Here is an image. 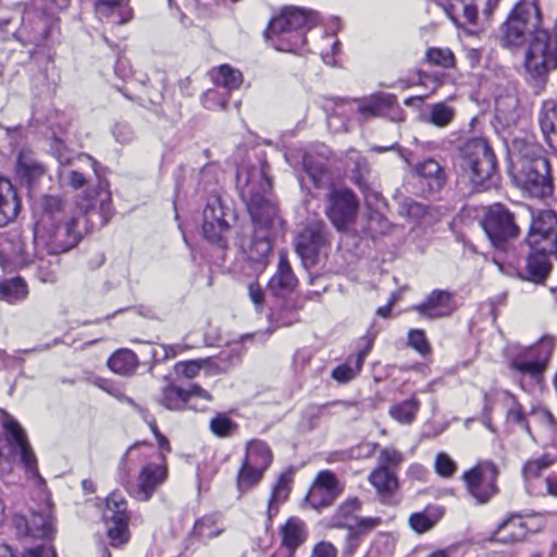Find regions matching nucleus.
I'll return each instance as SVG.
<instances>
[{
    "label": "nucleus",
    "mask_w": 557,
    "mask_h": 557,
    "mask_svg": "<svg viewBox=\"0 0 557 557\" xmlns=\"http://www.w3.org/2000/svg\"><path fill=\"white\" fill-rule=\"evenodd\" d=\"M500 40L505 47H520L529 40L525 69L540 77L557 69V26L553 33L542 28L537 0H520L502 26Z\"/></svg>",
    "instance_id": "f257e3e1"
},
{
    "label": "nucleus",
    "mask_w": 557,
    "mask_h": 557,
    "mask_svg": "<svg viewBox=\"0 0 557 557\" xmlns=\"http://www.w3.org/2000/svg\"><path fill=\"white\" fill-rule=\"evenodd\" d=\"M500 40L505 47H520L529 40L525 69L540 77L557 69V26L553 33L542 28L537 0H520L502 26Z\"/></svg>",
    "instance_id": "f03ea898"
},
{
    "label": "nucleus",
    "mask_w": 557,
    "mask_h": 557,
    "mask_svg": "<svg viewBox=\"0 0 557 557\" xmlns=\"http://www.w3.org/2000/svg\"><path fill=\"white\" fill-rule=\"evenodd\" d=\"M236 178L240 196L247 202L255 223L253 234L247 242L242 243L240 247L247 260L255 264V270L261 272L269 262V227L275 215V208L269 199L271 181L265 164L242 166L237 170Z\"/></svg>",
    "instance_id": "7ed1b4c3"
},
{
    "label": "nucleus",
    "mask_w": 557,
    "mask_h": 557,
    "mask_svg": "<svg viewBox=\"0 0 557 557\" xmlns=\"http://www.w3.org/2000/svg\"><path fill=\"white\" fill-rule=\"evenodd\" d=\"M511 158L517 185L534 197L552 195L550 164L541 145L530 139H515Z\"/></svg>",
    "instance_id": "20e7f679"
},
{
    "label": "nucleus",
    "mask_w": 557,
    "mask_h": 557,
    "mask_svg": "<svg viewBox=\"0 0 557 557\" xmlns=\"http://www.w3.org/2000/svg\"><path fill=\"white\" fill-rule=\"evenodd\" d=\"M525 242L530 249L528 273L532 281H543L552 270V258L557 255V214L552 210L533 212Z\"/></svg>",
    "instance_id": "39448f33"
},
{
    "label": "nucleus",
    "mask_w": 557,
    "mask_h": 557,
    "mask_svg": "<svg viewBox=\"0 0 557 557\" xmlns=\"http://www.w3.org/2000/svg\"><path fill=\"white\" fill-rule=\"evenodd\" d=\"M457 166L469 180L474 191H486L498 183L497 159L485 138L476 137L465 141L458 150Z\"/></svg>",
    "instance_id": "423d86ee"
},
{
    "label": "nucleus",
    "mask_w": 557,
    "mask_h": 557,
    "mask_svg": "<svg viewBox=\"0 0 557 557\" xmlns=\"http://www.w3.org/2000/svg\"><path fill=\"white\" fill-rule=\"evenodd\" d=\"M315 25L312 12L290 7L271 20L264 36L276 50L295 52L305 45L306 33Z\"/></svg>",
    "instance_id": "0eeeda50"
},
{
    "label": "nucleus",
    "mask_w": 557,
    "mask_h": 557,
    "mask_svg": "<svg viewBox=\"0 0 557 557\" xmlns=\"http://www.w3.org/2000/svg\"><path fill=\"white\" fill-rule=\"evenodd\" d=\"M77 224V218H70L42 230V232L34 231V257L44 261L47 256L55 257L74 248L83 236Z\"/></svg>",
    "instance_id": "6e6552de"
},
{
    "label": "nucleus",
    "mask_w": 557,
    "mask_h": 557,
    "mask_svg": "<svg viewBox=\"0 0 557 557\" xmlns=\"http://www.w3.org/2000/svg\"><path fill=\"white\" fill-rule=\"evenodd\" d=\"M499 473L496 463L487 459L478 461L472 468L463 472L461 480L475 504H487L499 493L497 485Z\"/></svg>",
    "instance_id": "1a4fd4ad"
},
{
    "label": "nucleus",
    "mask_w": 557,
    "mask_h": 557,
    "mask_svg": "<svg viewBox=\"0 0 557 557\" xmlns=\"http://www.w3.org/2000/svg\"><path fill=\"white\" fill-rule=\"evenodd\" d=\"M77 208L85 218L86 231L104 226L113 214L108 183L99 181L96 187L88 188L79 197Z\"/></svg>",
    "instance_id": "9d476101"
},
{
    "label": "nucleus",
    "mask_w": 557,
    "mask_h": 557,
    "mask_svg": "<svg viewBox=\"0 0 557 557\" xmlns=\"http://www.w3.org/2000/svg\"><path fill=\"white\" fill-rule=\"evenodd\" d=\"M358 208L357 196L346 187H331L325 196V215L339 232L355 223Z\"/></svg>",
    "instance_id": "9b49d317"
},
{
    "label": "nucleus",
    "mask_w": 557,
    "mask_h": 557,
    "mask_svg": "<svg viewBox=\"0 0 557 557\" xmlns=\"http://www.w3.org/2000/svg\"><path fill=\"white\" fill-rule=\"evenodd\" d=\"M330 246L326 224L322 220L309 222L297 235L295 248L306 269L319 262L321 252Z\"/></svg>",
    "instance_id": "f8f14e48"
},
{
    "label": "nucleus",
    "mask_w": 557,
    "mask_h": 557,
    "mask_svg": "<svg viewBox=\"0 0 557 557\" xmlns=\"http://www.w3.org/2000/svg\"><path fill=\"white\" fill-rule=\"evenodd\" d=\"M482 226L493 246L503 249L508 240L519 236L515 215L503 205L495 203L485 211Z\"/></svg>",
    "instance_id": "ddd939ff"
},
{
    "label": "nucleus",
    "mask_w": 557,
    "mask_h": 557,
    "mask_svg": "<svg viewBox=\"0 0 557 557\" xmlns=\"http://www.w3.org/2000/svg\"><path fill=\"white\" fill-rule=\"evenodd\" d=\"M3 416L2 426L7 441L18 450L21 462L25 470L34 478L41 480L38 471L37 457L28 442L27 435L21 424L8 412L1 410Z\"/></svg>",
    "instance_id": "4468645a"
},
{
    "label": "nucleus",
    "mask_w": 557,
    "mask_h": 557,
    "mask_svg": "<svg viewBox=\"0 0 557 557\" xmlns=\"http://www.w3.org/2000/svg\"><path fill=\"white\" fill-rule=\"evenodd\" d=\"M66 202L60 196L44 195L34 202L33 210L36 218L34 231L46 230L55 223L69 220Z\"/></svg>",
    "instance_id": "2eb2a0df"
},
{
    "label": "nucleus",
    "mask_w": 557,
    "mask_h": 557,
    "mask_svg": "<svg viewBox=\"0 0 557 557\" xmlns=\"http://www.w3.org/2000/svg\"><path fill=\"white\" fill-rule=\"evenodd\" d=\"M228 223L224 219V209L216 196L209 198L203 209V236L211 243L225 247V234L228 231Z\"/></svg>",
    "instance_id": "dca6fc26"
},
{
    "label": "nucleus",
    "mask_w": 557,
    "mask_h": 557,
    "mask_svg": "<svg viewBox=\"0 0 557 557\" xmlns=\"http://www.w3.org/2000/svg\"><path fill=\"white\" fill-rule=\"evenodd\" d=\"M457 308L455 293L446 289H434L421 304L416 305L413 310L425 319L436 320L451 315Z\"/></svg>",
    "instance_id": "f3484780"
},
{
    "label": "nucleus",
    "mask_w": 557,
    "mask_h": 557,
    "mask_svg": "<svg viewBox=\"0 0 557 557\" xmlns=\"http://www.w3.org/2000/svg\"><path fill=\"white\" fill-rule=\"evenodd\" d=\"M49 34L48 18L44 15L26 10L22 17V24L13 33L14 37L24 46H41Z\"/></svg>",
    "instance_id": "a211bd4d"
},
{
    "label": "nucleus",
    "mask_w": 557,
    "mask_h": 557,
    "mask_svg": "<svg viewBox=\"0 0 557 557\" xmlns=\"http://www.w3.org/2000/svg\"><path fill=\"white\" fill-rule=\"evenodd\" d=\"M413 175L418 178L423 194L440 193L447 183L444 168L433 158H426L413 166Z\"/></svg>",
    "instance_id": "6ab92c4d"
},
{
    "label": "nucleus",
    "mask_w": 557,
    "mask_h": 557,
    "mask_svg": "<svg viewBox=\"0 0 557 557\" xmlns=\"http://www.w3.org/2000/svg\"><path fill=\"white\" fill-rule=\"evenodd\" d=\"M162 463H148L139 472L137 485L131 491V494L140 502L150 499L154 491L161 485L166 476L168 469L164 465V456L161 454Z\"/></svg>",
    "instance_id": "aec40b11"
},
{
    "label": "nucleus",
    "mask_w": 557,
    "mask_h": 557,
    "mask_svg": "<svg viewBox=\"0 0 557 557\" xmlns=\"http://www.w3.org/2000/svg\"><path fill=\"white\" fill-rule=\"evenodd\" d=\"M375 338L376 332L368 331L362 338L366 341L364 348L361 349L354 360L349 361V363H343L334 368L332 371V377L339 383H347L355 379L360 373L364 360L373 347Z\"/></svg>",
    "instance_id": "412c9836"
},
{
    "label": "nucleus",
    "mask_w": 557,
    "mask_h": 557,
    "mask_svg": "<svg viewBox=\"0 0 557 557\" xmlns=\"http://www.w3.org/2000/svg\"><path fill=\"white\" fill-rule=\"evenodd\" d=\"M442 7L458 27H466L471 34L476 16V0H444Z\"/></svg>",
    "instance_id": "4be33fe9"
},
{
    "label": "nucleus",
    "mask_w": 557,
    "mask_h": 557,
    "mask_svg": "<svg viewBox=\"0 0 557 557\" xmlns=\"http://www.w3.org/2000/svg\"><path fill=\"white\" fill-rule=\"evenodd\" d=\"M27 530L34 537H51L55 533V518L52 505L48 499L38 509L32 510Z\"/></svg>",
    "instance_id": "5701e85b"
},
{
    "label": "nucleus",
    "mask_w": 557,
    "mask_h": 557,
    "mask_svg": "<svg viewBox=\"0 0 557 557\" xmlns=\"http://www.w3.org/2000/svg\"><path fill=\"white\" fill-rule=\"evenodd\" d=\"M298 280L289 264L285 251L280 252V260L275 274L269 281L268 287L275 296H285L297 286Z\"/></svg>",
    "instance_id": "b1692460"
},
{
    "label": "nucleus",
    "mask_w": 557,
    "mask_h": 557,
    "mask_svg": "<svg viewBox=\"0 0 557 557\" xmlns=\"http://www.w3.org/2000/svg\"><path fill=\"white\" fill-rule=\"evenodd\" d=\"M95 12L100 21L121 25L132 18L128 0H96Z\"/></svg>",
    "instance_id": "393cba45"
},
{
    "label": "nucleus",
    "mask_w": 557,
    "mask_h": 557,
    "mask_svg": "<svg viewBox=\"0 0 557 557\" xmlns=\"http://www.w3.org/2000/svg\"><path fill=\"white\" fill-rule=\"evenodd\" d=\"M280 534L282 537V548L294 554L308 539L307 525L297 517H290L280 528Z\"/></svg>",
    "instance_id": "a878e982"
},
{
    "label": "nucleus",
    "mask_w": 557,
    "mask_h": 557,
    "mask_svg": "<svg viewBox=\"0 0 557 557\" xmlns=\"http://www.w3.org/2000/svg\"><path fill=\"white\" fill-rule=\"evenodd\" d=\"M528 528L520 515H511L499 523L493 533V540L503 544H513L524 540Z\"/></svg>",
    "instance_id": "bb28decb"
},
{
    "label": "nucleus",
    "mask_w": 557,
    "mask_h": 557,
    "mask_svg": "<svg viewBox=\"0 0 557 557\" xmlns=\"http://www.w3.org/2000/svg\"><path fill=\"white\" fill-rule=\"evenodd\" d=\"M539 123L545 141L557 152V101L548 99L542 103Z\"/></svg>",
    "instance_id": "cd10ccee"
},
{
    "label": "nucleus",
    "mask_w": 557,
    "mask_h": 557,
    "mask_svg": "<svg viewBox=\"0 0 557 557\" xmlns=\"http://www.w3.org/2000/svg\"><path fill=\"white\" fill-rule=\"evenodd\" d=\"M20 210V200L12 183L0 176V227L16 218Z\"/></svg>",
    "instance_id": "c85d7f7f"
},
{
    "label": "nucleus",
    "mask_w": 557,
    "mask_h": 557,
    "mask_svg": "<svg viewBox=\"0 0 557 557\" xmlns=\"http://www.w3.org/2000/svg\"><path fill=\"white\" fill-rule=\"evenodd\" d=\"M293 482V471L287 470L278 476L276 483L272 487L271 496L268 502V521L271 522L272 519L278 513L280 507L284 504L292 490Z\"/></svg>",
    "instance_id": "c756f323"
},
{
    "label": "nucleus",
    "mask_w": 557,
    "mask_h": 557,
    "mask_svg": "<svg viewBox=\"0 0 557 557\" xmlns=\"http://www.w3.org/2000/svg\"><path fill=\"white\" fill-rule=\"evenodd\" d=\"M396 102L397 98L392 94H376L362 100L357 110L363 119L381 116L387 109L393 108Z\"/></svg>",
    "instance_id": "7c9ffc66"
},
{
    "label": "nucleus",
    "mask_w": 557,
    "mask_h": 557,
    "mask_svg": "<svg viewBox=\"0 0 557 557\" xmlns=\"http://www.w3.org/2000/svg\"><path fill=\"white\" fill-rule=\"evenodd\" d=\"M304 171L317 188L334 187L332 183V174L325 162L315 159L310 154H305L302 160Z\"/></svg>",
    "instance_id": "2f4dec72"
},
{
    "label": "nucleus",
    "mask_w": 557,
    "mask_h": 557,
    "mask_svg": "<svg viewBox=\"0 0 557 557\" xmlns=\"http://www.w3.org/2000/svg\"><path fill=\"white\" fill-rule=\"evenodd\" d=\"M244 461L265 472L273 461V454L264 441L251 440L246 445Z\"/></svg>",
    "instance_id": "473e14b6"
},
{
    "label": "nucleus",
    "mask_w": 557,
    "mask_h": 557,
    "mask_svg": "<svg viewBox=\"0 0 557 557\" xmlns=\"http://www.w3.org/2000/svg\"><path fill=\"white\" fill-rule=\"evenodd\" d=\"M369 482L376 490L379 495L388 503L393 493L398 488V479L393 470L376 467L369 475Z\"/></svg>",
    "instance_id": "72a5a7b5"
},
{
    "label": "nucleus",
    "mask_w": 557,
    "mask_h": 557,
    "mask_svg": "<svg viewBox=\"0 0 557 557\" xmlns=\"http://www.w3.org/2000/svg\"><path fill=\"white\" fill-rule=\"evenodd\" d=\"M456 110L445 102L430 104L421 120L436 127H447L455 119Z\"/></svg>",
    "instance_id": "f704fd0d"
},
{
    "label": "nucleus",
    "mask_w": 557,
    "mask_h": 557,
    "mask_svg": "<svg viewBox=\"0 0 557 557\" xmlns=\"http://www.w3.org/2000/svg\"><path fill=\"white\" fill-rule=\"evenodd\" d=\"M103 519L113 523H121L129 520L127 502L120 492H112L107 497Z\"/></svg>",
    "instance_id": "c9c22d12"
},
{
    "label": "nucleus",
    "mask_w": 557,
    "mask_h": 557,
    "mask_svg": "<svg viewBox=\"0 0 557 557\" xmlns=\"http://www.w3.org/2000/svg\"><path fill=\"white\" fill-rule=\"evenodd\" d=\"M362 502L358 497H349L343 502L333 516L334 525L339 528H354L352 523L357 519L356 513L360 511Z\"/></svg>",
    "instance_id": "e433bc0d"
},
{
    "label": "nucleus",
    "mask_w": 557,
    "mask_h": 557,
    "mask_svg": "<svg viewBox=\"0 0 557 557\" xmlns=\"http://www.w3.org/2000/svg\"><path fill=\"white\" fill-rule=\"evenodd\" d=\"M518 98L515 95L499 96L495 100L496 119L504 125L516 123L518 114Z\"/></svg>",
    "instance_id": "4c0bfd02"
},
{
    "label": "nucleus",
    "mask_w": 557,
    "mask_h": 557,
    "mask_svg": "<svg viewBox=\"0 0 557 557\" xmlns=\"http://www.w3.org/2000/svg\"><path fill=\"white\" fill-rule=\"evenodd\" d=\"M138 366V358L129 349H121L114 352L108 360V367L115 373L128 375L133 373Z\"/></svg>",
    "instance_id": "58836bf2"
},
{
    "label": "nucleus",
    "mask_w": 557,
    "mask_h": 557,
    "mask_svg": "<svg viewBox=\"0 0 557 557\" xmlns=\"http://www.w3.org/2000/svg\"><path fill=\"white\" fill-rule=\"evenodd\" d=\"M420 409V401L412 396L409 399L396 403L389 407V416L401 424H411Z\"/></svg>",
    "instance_id": "ea45409f"
},
{
    "label": "nucleus",
    "mask_w": 557,
    "mask_h": 557,
    "mask_svg": "<svg viewBox=\"0 0 557 557\" xmlns=\"http://www.w3.org/2000/svg\"><path fill=\"white\" fill-rule=\"evenodd\" d=\"M264 475V471L243 460L237 472L236 485L240 495L257 486Z\"/></svg>",
    "instance_id": "a19ab883"
},
{
    "label": "nucleus",
    "mask_w": 557,
    "mask_h": 557,
    "mask_svg": "<svg viewBox=\"0 0 557 557\" xmlns=\"http://www.w3.org/2000/svg\"><path fill=\"white\" fill-rule=\"evenodd\" d=\"M27 294V284L21 277L3 280L0 282V300L14 304L25 299Z\"/></svg>",
    "instance_id": "79ce46f5"
},
{
    "label": "nucleus",
    "mask_w": 557,
    "mask_h": 557,
    "mask_svg": "<svg viewBox=\"0 0 557 557\" xmlns=\"http://www.w3.org/2000/svg\"><path fill=\"white\" fill-rule=\"evenodd\" d=\"M159 403L169 410H183L187 407V393L180 386L169 384L163 388Z\"/></svg>",
    "instance_id": "37998d69"
},
{
    "label": "nucleus",
    "mask_w": 557,
    "mask_h": 557,
    "mask_svg": "<svg viewBox=\"0 0 557 557\" xmlns=\"http://www.w3.org/2000/svg\"><path fill=\"white\" fill-rule=\"evenodd\" d=\"M215 84L228 90L237 89L243 83V75L238 70L227 64L221 65L214 77Z\"/></svg>",
    "instance_id": "c03bdc74"
},
{
    "label": "nucleus",
    "mask_w": 557,
    "mask_h": 557,
    "mask_svg": "<svg viewBox=\"0 0 557 557\" xmlns=\"http://www.w3.org/2000/svg\"><path fill=\"white\" fill-rule=\"evenodd\" d=\"M238 425L225 413H216L210 421V431L218 437L232 436Z\"/></svg>",
    "instance_id": "a18cd8bd"
},
{
    "label": "nucleus",
    "mask_w": 557,
    "mask_h": 557,
    "mask_svg": "<svg viewBox=\"0 0 557 557\" xmlns=\"http://www.w3.org/2000/svg\"><path fill=\"white\" fill-rule=\"evenodd\" d=\"M555 458L548 454L528 460L522 469V474L525 480L539 478L544 470L555 462Z\"/></svg>",
    "instance_id": "49530a36"
},
{
    "label": "nucleus",
    "mask_w": 557,
    "mask_h": 557,
    "mask_svg": "<svg viewBox=\"0 0 557 557\" xmlns=\"http://www.w3.org/2000/svg\"><path fill=\"white\" fill-rule=\"evenodd\" d=\"M312 486H319L321 490L330 492L336 497H338L344 490L336 475L329 470L319 472Z\"/></svg>",
    "instance_id": "de8ad7c7"
},
{
    "label": "nucleus",
    "mask_w": 557,
    "mask_h": 557,
    "mask_svg": "<svg viewBox=\"0 0 557 557\" xmlns=\"http://www.w3.org/2000/svg\"><path fill=\"white\" fill-rule=\"evenodd\" d=\"M507 398V419L511 422H515L517 424H520L523 426V429L530 433V426L528 421L525 420V416L523 413L522 406L517 400L516 396H513L511 393H506Z\"/></svg>",
    "instance_id": "09e8293b"
},
{
    "label": "nucleus",
    "mask_w": 557,
    "mask_h": 557,
    "mask_svg": "<svg viewBox=\"0 0 557 557\" xmlns=\"http://www.w3.org/2000/svg\"><path fill=\"white\" fill-rule=\"evenodd\" d=\"M499 0H486L485 7L482 10V13L479 14L476 10V16L474 20V29H471V34H479L485 30L492 21L493 13L498 5Z\"/></svg>",
    "instance_id": "8fccbe9b"
},
{
    "label": "nucleus",
    "mask_w": 557,
    "mask_h": 557,
    "mask_svg": "<svg viewBox=\"0 0 557 557\" xmlns=\"http://www.w3.org/2000/svg\"><path fill=\"white\" fill-rule=\"evenodd\" d=\"M404 455L394 447L382 448L377 458V467L393 470L404 462Z\"/></svg>",
    "instance_id": "3c124183"
},
{
    "label": "nucleus",
    "mask_w": 557,
    "mask_h": 557,
    "mask_svg": "<svg viewBox=\"0 0 557 557\" xmlns=\"http://www.w3.org/2000/svg\"><path fill=\"white\" fill-rule=\"evenodd\" d=\"M336 498V496L321 490L319 486H311L306 497L310 506L318 510L332 505Z\"/></svg>",
    "instance_id": "603ef678"
},
{
    "label": "nucleus",
    "mask_w": 557,
    "mask_h": 557,
    "mask_svg": "<svg viewBox=\"0 0 557 557\" xmlns=\"http://www.w3.org/2000/svg\"><path fill=\"white\" fill-rule=\"evenodd\" d=\"M425 55L429 63L445 69L453 67L455 63L454 54L447 48H430Z\"/></svg>",
    "instance_id": "864d4df0"
},
{
    "label": "nucleus",
    "mask_w": 557,
    "mask_h": 557,
    "mask_svg": "<svg viewBox=\"0 0 557 557\" xmlns=\"http://www.w3.org/2000/svg\"><path fill=\"white\" fill-rule=\"evenodd\" d=\"M408 346L422 356L431 354V345L426 339L425 333L420 329H412L408 333Z\"/></svg>",
    "instance_id": "5fc2aeb1"
},
{
    "label": "nucleus",
    "mask_w": 557,
    "mask_h": 557,
    "mask_svg": "<svg viewBox=\"0 0 557 557\" xmlns=\"http://www.w3.org/2000/svg\"><path fill=\"white\" fill-rule=\"evenodd\" d=\"M393 553V543L387 535H379L372 543L366 557H389Z\"/></svg>",
    "instance_id": "6e6d98bb"
},
{
    "label": "nucleus",
    "mask_w": 557,
    "mask_h": 557,
    "mask_svg": "<svg viewBox=\"0 0 557 557\" xmlns=\"http://www.w3.org/2000/svg\"><path fill=\"white\" fill-rule=\"evenodd\" d=\"M435 472L442 478H451L456 470V462L446 454L438 453L434 462Z\"/></svg>",
    "instance_id": "4d7b16f0"
},
{
    "label": "nucleus",
    "mask_w": 557,
    "mask_h": 557,
    "mask_svg": "<svg viewBox=\"0 0 557 557\" xmlns=\"http://www.w3.org/2000/svg\"><path fill=\"white\" fill-rule=\"evenodd\" d=\"M438 521V517L432 518L426 512H416L409 518L410 527L418 533L430 531Z\"/></svg>",
    "instance_id": "13d9d810"
},
{
    "label": "nucleus",
    "mask_w": 557,
    "mask_h": 557,
    "mask_svg": "<svg viewBox=\"0 0 557 557\" xmlns=\"http://www.w3.org/2000/svg\"><path fill=\"white\" fill-rule=\"evenodd\" d=\"M127 527L128 521H125L121 523H114V527L108 529V536L112 546L117 547L128 541L129 532Z\"/></svg>",
    "instance_id": "bf43d9fd"
},
{
    "label": "nucleus",
    "mask_w": 557,
    "mask_h": 557,
    "mask_svg": "<svg viewBox=\"0 0 557 557\" xmlns=\"http://www.w3.org/2000/svg\"><path fill=\"white\" fill-rule=\"evenodd\" d=\"M210 362V359L189 360L176 364L177 371L188 379L195 377L202 366Z\"/></svg>",
    "instance_id": "052dcab7"
},
{
    "label": "nucleus",
    "mask_w": 557,
    "mask_h": 557,
    "mask_svg": "<svg viewBox=\"0 0 557 557\" xmlns=\"http://www.w3.org/2000/svg\"><path fill=\"white\" fill-rule=\"evenodd\" d=\"M512 367L521 373L537 375L544 370L545 361H527L516 359L512 361Z\"/></svg>",
    "instance_id": "680f3d73"
},
{
    "label": "nucleus",
    "mask_w": 557,
    "mask_h": 557,
    "mask_svg": "<svg viewBox=\"0 0 557 557\" xmlns=\"http://www.w3.org/2000/svg\"><path fill=\"white\" fill-rule=\"evenodd\" d=\"M382 518L381 517H366V518H358L352 523L354 531L360 532V535L362 536L367 532L375 529L380 524H382Z\"/></svg>",
    "instance_id": "e2e57ef3"
},
{
    "label": "nucleus",
    "mask_w": 557,
    "mask_h": 557,
    "mask_svg": "<svg viewBox=\"0 0 557 557\" xmlns=\"http://www.w3.org/2000/svg\"><path fill=\"white\" fill-rule=\"evenodd\" d=\"M347 535L345 545L343 548V555L345 557H352L361 542L360 532L354 531V528L347 529Z\"/></svg>",
    "instance_id": "0e129e2a"
},
{
    "label": "nucleus",
    "mask_w": 557,
    "mask_h": 557,
    "mask_svg": "<svg viewBox=\"0 0 557 557\" xmlns=\"http://www.w3.org/2000/svg\"><path fill=\"white\" fill-rule=\"evenodd\" d=\"M113 136L121 144H129L134 137V131L127 123H116L113 128Z\"/></svg>",
    "instance_id": "69168bd1"
},
{
    "label": "nucleus",
    "mask_w": 557,
    "mask_h": 557,
    "mask_svg": "<svg viewBox=\"0 0 557 557\" xmlns=\"http://www.w3.org/2000/svg\"><path fill=\"white\" fill-rule=\"evenodd\" d=\"M400 213L411 218H419L424 213V207L413 199L406 198L400 203Z\"/></svg>",
    "instance_id": "338daca9"
},
{
    "label": "nucleus",
    "mask_w": 557,
    "mask_h": 557,
    "mask_svg": "<svg viewBox=\"0 0 557 557\" xmlns=\"http://www.w3.org/2000/svg\"><path fill=\"white\" fill-rule=\"evenodd\" d=\"M337 556V549L336 547L330 543V542H320L318 543L312 552L311 557H336Z\"/></svg>",
    "instance_id": "774afa93"
}]
</instances>
